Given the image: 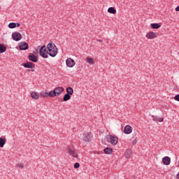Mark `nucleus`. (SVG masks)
I'll use <instances>...</instances> for the list:
<instances>
[{
  "label": "nucleus",
  "instance_id": "3",
  "mask_svg": "<svg viewBox=\"0 0 179 179\" xmlns=\"http://www.w3.org/2000/svg\"><path fill=\"white\" fill-rule=\"evenodd\" d=\"M106 140L108 143L112 144L113 145H115L118 142L117 137L112 135H109L107 136Z\"/></svg>",
  "mask_w": 179,
  "mask_h": 179
},
{
  "label": "nucleus",
  "instance_id": "25",
  "mask_svg": "<svg viewBox=\"0 0 179 179\" xmlns=\"http://www.w3.org/2000/svg\"><path fill=\"white\" fill-rule=\"evenodd\" d=\"M70 99H71L70 95L68 94H66L64 95V98H63V100H64V101H66L69 100Z\"/></svg>",
  "mask_w": 179,
  "mask_h": 179
},
{
  "label": "nucleus",
  "instance_id": "10",
  "mask_svg": "<svg viewBox=\"0 0 179 179\" xmlns=\"http://www.w3.org/2000/svg\"><path fill=\"white\" fill-rule=\"evenodd\" d=\"M82 139L85 141V142H90V139H91V135L88 133L83 134Z\"/></svg>",
  "mask_w": 179,
  "mask_h": 179
},
{
  "label": "nucleus",
  "instance_id": "2",
  "mask_svg": "<svg viewBox=\"0 0 179 179\" xmlns=\"http://www.w3.org/2000/svg\"><path fill=\"white\" fill-rule=\"evenodd\" d=\"M64 91V89L62 87H56L53 91H51L52 97L54 98L55 96H59V95L62 94Z\"/></svg>",
  "mask_w": 179,
  "mask_h": 179
},
{
  "label": "nucleus",
  "instance_id": "31",
  "mask_svg": "<svg viewBox=\"0 0 179 179\" xmlns=\"http://www.w3.org/2000/svg\"><path fill=\"white\" fill-rule=\"evenodd\" d=\"M157 121H159V122H162L164 121V119L160 117V118H158Z\"/></svg>",
  "mask_w": 179,
  "mask_h": 179
},
{
  "label": "nucleus",
  "instance_id": "28",
  "mask_svg": "<svg viewBox=\"0 0 179 179\" xmlns=\"http://www.w3.org/2000/svg\"><path fill=\"white\" fill-rule=\"evenodd\" d=\"M79 166H80L79 163H75L74 168L78 169V168H79Z\"/></svg>",
  "mask_w": 179,
  "mask_h": 179
},
{
  "label": "nucleus",
  "instance_id": "8",
  "mask_svg": "<svg viewBox=\"0 0 179 179\" xmlns=\"http://www.w3.org/2000/svg\"><path fill=\"white\" fill-rule=\"evenodd\" d=\"M68 153L73 157L74 159H78V154L76 151L73 149L69 148L68 149Z\"/></svg>",
  "mask_w": 179,
  "mask_h": 179
},
{
  "label": "nucleus",
  "instance_id": "4",
  "mask_svg": "<svg viewBox=\"0 0 179 179\" xmlns=\"http://www.w3.org/2000/svg\"><path fill=\"white\" fill-rule=\"evenodd\" d=\"M39 54L43 58L48 57V50H47V47H45V45H43L42 48H40Z\"/></svg>",
  "mask_w": 179,
  "mask_h": 179
},
{
  "label": "nucleus",
  "instance_id": "12",
  "mask_svg": "<svg viewBox=\"0 0 179 179\" xmlns=\"http://www.w3.org/2000/svg\"><path fill=\"white\" fill-rule=\"evenodd\" d=\"M124 134H129L132 132V127L129 125H127L125 127H124Z\"/></svg>",
  "mask_w": 179,
  "mask_h": 179
},
{
  "label": "nucleus",
  "instance_id": "37",
  "mask_svg": "<svg viewBox=\"0 0 179 179\" xmlns=\"http://www.w3.org/2000/svg\"><path fill=\"white\" fill-rule=\"evenodd\" d=\"M178 166H179V161H178Z\"/></svg>",
  "mask_w": 179,
  "mask_h": 179
},
{
  "label": "nucleus",
  "instance_id": "15",
  "mask_svg": "<svg viewBox=\"0 0 179 179\" xmlns=\"http://www.w3.org/2000/svg\"><path fill=\"white\" fill-rule=\"evenodd\" d=\"M29 60H31V62H37V61H38L37 57L34 55H30L29 56Z\"/></svg>",
  "mask_w": 179,
  "mask_h": 179
},
{
  "label": "nucleus",
  "instance_id": "17",
  "mask_svg": "<svg viewBox=\"0 0 179 179\" xmlns=\"http://www.w3.org/2000/svg\"><path fill=\"white\" fill-rule=\"evenodd\" d=\"M23 66L25 67V68H29V69H32L33 67H34V65L33 64V63L31 62H27V63H24L23 64Z\"/></svg>",
  "mask_w": 179,
  "mask_h": 179
},
{
  "label": "nucleus",
  "instance_id": "30",
  "mask_svg": "<svg viewBox=\"0 0 179 179\" xmlns=\"http://www.w3.org/2000/svg\"><path fill=\"white\" fill-rule=\"evenodd\" d=\"M175 100L179 101V94L176 95L175 97H174Z\"/></svg>",
  "mask_w": 179,
  "mask_h": 179
},
{
  "label": "nucleus",
  "instance_id": "36",
  "mask_svg": "<svg viewBox=\"0 0 179 179\" xmlns=\"http://www.w3.org/2000/svg\"><path fill=\"white\" fill-rule=\"evenodd\" d=\"M97 41L100 43L103 42L101 40H99V39H98Z\"/></svg>",
  "mask_w": 179,
  "mask_h": 179
},
{
  "label": "nucleus",
  "instance_id": "27",
  "mask_svg": "<svg viewBox=\"0 0 179 179\" xmlns=\"http://www.w3.org/2000/svg\"><path fill=\"white\" fill-rule=\"evenodd\" d=\"M17 167H18L19 169H23L24 166L22 163H19L17 164Z\"/></svg>",
  "mask_w": 179,
  "mask_h": 179
},
{
  "label": "nucleus",
  "instance_id": "7",
  "mask_svg": "<svg viewBox=\"0 0 179 179\" xmlns=\"http://www.w3.org/2000/svg\"><path fill=\"white\" fill-rule=\"evenodd\" d=\"M66 64L68 67L72 68L75 66L76 62H74L73 59H72L71 58H68L66 60Z\"/></svg>",
  "mask_w": 179,
  "mask_h": 179
},
{
  "label": "nucleus",
  "instance_id": "21",
  "mask_svg": "<svg viewBox=\"0 0 179 179\" xmlns=\"http://www.w3.org/2000/svg\"><path fill=\"white\" fill-rule=\"evenodd\" d=\"M66 92L67 94L72 95L73 94V90L71 87H69L66 88Z\"/></svg>",
  "mask_w": 179,
  "mask_h": 179
},
{
  "label": "nucleus",
  "instance_id": "22",
  "mask_svg": "<svg viewBox=\"0 0 179 179\" xmlns=\"http://www.w3.org/2000/svg\"><path fill=\"white\" fill-rule=\"evenodd\" d=\"M108 12L115 15L116 13V10L113 7H110L108 9Z\"/></svg>",
  "mask_w": 179,
  "mask_h": 179
},
{
  "label": "nucleus",
  "instance_id": "23",
  "mask_svg": "<svg viewBox=\"0 0 179 179\" xmlns=\"http://www.w3.org/2000/svg\"><path fill=\"white\" fill-rule=\"evenodd\" d=\"M5 51H6V48L5 45L0 44V53H3Z\"/></svg>",
  "mask_w": 179,
  "mask_h": 179
},
{
  "label": "nucleus",
  "instance_id": "29",
  "mask_svg": "<svg viewBox=\"0 0 179 179\" xmlns=\"http://www.w3.org/2000/svg\"><path fill=\"white\" fill-rule=\"evenodd\" d=\"M137 142H138L137 138H135V139L133 141L132 144H133V145H135V144L137 143Z\"/></svg>",
  "mask_w": 179,
  "mask_h": 179
},
{
  "label": "nucleus",
  "instance_id": "1",
  "mask_svg": "<svg viewBox=\"0 0 179 179\" xmlns=\"http://www.w3.org/2000/svg\"><path fill=\"white\" fill-rule=\"evenodd\" d=\"M48 48V55H49L52 57H55L58 54V49L55 44L48 43L47 45Z\"/></svg>",
  "mask_w": 179,
  "mask_h": 179
},
{
  "label": "nucleus",
  "instance_id": "26",
  "mask_svg": "<svg viewBox=\"0 0 179 179\" xmlns=\"http://www.w3.org/2000/svg\"><path fill=\"white\" fill-rule=\"evenodd\" d=\"M10 29H15L16 27V23L11 22L8 24Z\"/></svg>",
  "mask_w": 179,
  "mask_h": 179
},
{
  "label": "nucleus",
  "instance_id": "19",
  "mask_svg": "<svg viewBox=\"0 0 179 179\" xmlns=\"http://www.w3.org/2000/svg\"><path fill=\"white\" fill-rule=\"evenodd\" d=\"M150 27L154 29H157L161 27V24L157 23H153L150 24Z\"/></svg>",
  "mask_w": 179,
  "mask_h": 179
},
{
  "label": "nucleus",
  "instance_id": "9",
  "mask_svg": "<svg viewBox=\"0 0 179 179\" xmlns=\"http://www.w3.org/2000/svg\"><path fill=\"white\" fill-rule=\"evenodd\" d=\"M40 95L42 97H48V96H50V97L52 98V94L51 91L50 92H48V90H45L43 92H41L40 93Z\"/></svg>",
  "mask_w": 179,
  "mask_h": 179
},
{
  "label": "nucleus",
  "instance_id": "11",
  "mask_svg": "<svg viewBox=\"0 0 179 179\" xmlns=\"http://www.w3.org/2000/svg\"><path fill=\"white\" fill-rule=\"evenodd\" d=\"M20 49L24 50L29 49V45L27 43H21L19 44Z\"/></svg>",
  "mask_w": 179,
  "mask_h": 179
},
{
  "label": "nucleus",
  "instance_id": "18",
  "mask_svg": "<svg viewBox=\"0 0 179 179\" xmlns=\"http://www.w3.org/2000/svg\"><path fill=\"white\" fill-rule=\"evenodd\" d=\"M131 154H132V150L131 149L127 150L125 152L126 158L129 159L131 156Z\"/></svg>",
  "mask_w": 179,
  "mask_h": 179
},
{
  "label": "nucleus",
  "instance_id": "24",
  "mask_svg": "<svg viewBox=\"0 0 179 179\" xmlns=\"http://www.w3.org/2000/svg\"><path fill=\"white\" fill-rule=\"evenodd\" d=\"M106 154L110 155L112 153L113 150L110 148H107L104 150Z\"/></svg>",
  "mask_w": 179,
  "mask_h": 179
},
{
  "label": "nucleus",
  "instance_id": "35",
  "mask_svg": "<svg viewBox=\"0 0 179 179\" xmlns=\"http://www.w3.org/2000/svg\"><path fill=\"white\" fill-rule=\"evenodd\" d=\"M16 27H20V24H19V23H17V24H16Z\"/></svg>",
  "mask_w": 179,
  "mask_h": 179
},
{
  "label": "nucleus",
  "instance_id": "34",
  "mask_svg": "<svg viewBox=\"0 0 179 179\" xmlns=\"http://www.w3.org/2000/svg\"><path fill=\"white\" fill-rule=\"evenodd\" d=\"M176 179H179V172L176 175Z\"/></svg>",
  "mask_w": 179,
  "mask_h": 179
},
{
  "label": "nucleus",
  "instance_id": "5",
  "mask_svg": "<svg viewBox=\"0 0 179 179\" xmlns=\"http://www.w3.org/2000/svg\"><path fill=\"white\" fill-rule=\"evenodd\" d=\"M11 37L15 41H19L22 40V34H20L19 32H13L11 35Z\"/></svg>",
  "mask_w": 179,
  "mask_h": 179
},
{
  "label": "nucleus",
  "instance_id": "20",
  "mask_svg": "<svg viewBox=\"0 0 179 179\" xmlns=\"http://www.w3.org/2000/svg\"><path fill=\"white\" fill-rule=\"evenodd\" d=\"M85 60H86L87 63H88L91 65L94 64V59L92 58H90V57H87Z\"/></svg>",
  "mask_w": 179,
  "mask_h": 179
},
{
  "label": "nucleus",
  "instance_id": "13",
  "mask_svg": "<svg viewBox=\"0 0 179 179\" xmlns=\"http://www.w3.org/2000/svg\"><path fill=\"white\" fill-rule=\"evenodd\" d=\"M162 162L164 163V164L165 165H169L171 163V158L169 157H164L162 159Z\"/></svg>",
  "mask_w": 179,
  "mask_h": 179
},
{
  "label": "nucleus",
  "instance_id": "14",
  "mask_svg": "<svg viewBox=\"0 0 179 179\" xmlns=\"http://www.w3.org/2000/svg\"><path fill=\"white\" fill-rule=\"evenodd\" d=\"M31 96L35 100H38V98H40V95L36 92H33L32 93H31Z\"/></svg>",
  "mask_w": 179,
  "mask_h": 179
},
{
  "label": "nucleus",
  "instance_id": "16",
  "mask_svg": "<svg viewBox=\"0 0 179 179\" xmlns=\"http://www.w3.org/2000/svg\"><path fill=\"white\" fill-rule=\"evenodd\" d=\"M6 143V138H0V148H3V145Z\"/></svg>",
  "mask_w": 179,
  "mask_h": 179
},
{
  "label": "nucleus",
  "instance_id": "33",
  "mask_svg": "<svg viewBox=\"0 0 179 179\" xmlns=\"http://www.w3.org/2000/svg\"><path fill=\"white\" fill-rule=\"evenodd\" d=\"M176 10L177 12H178V11H179V6H178V7H176Z\"/></svg>",
  "mask_w": 179,
  "mask_h": 179
},
{
  "label": "nucleus",
  "instance_id": "32",
  "mask_svg": "<svg viewBox=\"0 0 179 179\" xmlns=\"http://www.w3.org/2000/svg\"><path fill=\"white\" fill-rule=\"evenodd\" d=\"M152 117H153V120H155V121H158V119H159V118H157V117H154V116H153Z\"/></svg>",
  "mask_w": 179,
  "mask_h": 179
},
{
  "label": "nucleus",
  "instance_id": "6",
  "mask_svg": "<svg viewBox=\"0 0 179 179\" xmlns=\"http://www.w3.org/2000/svg\"><path fill=\"white\" fill-rule=\"evenodd\" d=\"M146 38L149 40L155 39L157 37V34L152 31H149L146 34Z\"/></svg>",
  "mask_w": 179,
  "mask_h": 179
}]
</instances>
